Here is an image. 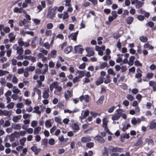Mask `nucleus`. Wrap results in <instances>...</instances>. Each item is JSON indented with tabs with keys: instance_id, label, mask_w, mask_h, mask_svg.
I'll use <instances>...</instances> for the list:
<instances>
[{
	"instance_id": "f257e3e1",
	"label": "nucleus",
	"mask_w": 156,
	"mask_h": 156,
	"mask_svg": "<svg viewBox=\"0 0 156 156\" xmlns=\"http://www.w3.org/2000/svg\"><path fill=\"white\" fill-rule=\"evenodd\" d=\"M13 49L15 50H16V53L19 55H22L23 53V49L22 47H20L17 44H15L12 46Z\"/></svg>"
},
{
	"instance_id": "f03ea898",
	"label": "nucleus",
	"mask_w": 156,
	"mask_h": 156,
	"mask_svg": "<svg viewBox=\"0 0 156 156\" xmlns=\"http://www.w3.org/2000/svg\"><path fill=\"white\" fill-rule=\"evenodd\" d=\"M122 110V109H119L117 110V113L114 115H113L112 118V119L113 121H115L118 120L121 116V112Z\"/></svg>"
},
{
	"instance_id": "7ed1b4c3",
	"label": "nucleus",
	"mask_w": 156,
	"mask_h": 156,
	"mask_svg": "<svg viewBox=\"0 0 156 156\" xmlns=\"http://www.w3.org/2000/svg\"><path fill=\"white\" fill-rule=\"evenodd\" d=\"M105 48V47L104 45L100 47L99 46H97L95 47L96 50L98 52V54L99 55L102 56L103 55V51Z\"/></svg>"
},
{
	"instance_id": "20e7f679",
	"label": "nucleus",
	"mask_w": 156,
	"mask_h": 156,
	"mask_svg": "<svg viewBox=\"0 0 156 156\" xmlns=\"http://www.w3.org/2000/svg\"><path fill=\"white\" fill-rule=\"evenodd\" d=\"M89 111L87 109H86L85 111H82L81 113V115L80 117V118L81 120L85 119L89 115Z\"/></svg>"
},
{
	"instance_id": "39448f33",
	"label": "nucleus",
	"mask_w": 156,
	"mask_h": 156,
	"mask_svg": "<svg viewBox=\"0 0 156 156\" xmlns=\"http://www.w3.org/2000/svg\"><path fill=\"white\" fill-rule=\"evenodd\" d=\"M45 108V107H43V108L40 109L39 107L37 106L34 108V110L33 111V112L36 113L38 115H40L41 113L43 111V109Z\"/></svg>"
},
{
	"instance_id": "423d86ee",
	"label": "nucleus",
	"mask_w": 156,
	"mask_h": 156,
	"mask_svg": "<svg viewBox=\"0 0 156 156\" xmlns=\"http://www.w3.org/2000/svg\"><path fill=\"white\" fill-rule=\"evenodd\" d=\"M55 15L54 11L52 9H51L48 10L47 17L48 18L52 19L54 17Z\"/></svg>"
},
{
	"instance_id": "0eeeda50",
	"label": "nucleus",
	"mask_w": 156,
	"mask_h": 156,
	"mask_svg": "<svg viewBox=\"0 0 156 156\" xmlns=\"http://www.w3.org/2000/svg\"><path fill=\"white\" fill-rule=\"evenodd\" d=\"M39 70L38 72L36 71L37 73L38 72L40 74H45L48 71V66L47 64H45L44 65V68L42 71H41L40 69H38Z\"/></svg>"
},
{
	"instance_id": "6e6552de",
	"label": "nucleus",
	"mask_w": 156,
	"mask_h": 156,
	"mask_svg": "<svg viewBox=\"0 0 156 156\" xmlns=\"http://www.w3.org/2000/svg\"><path fill=\"white\" fill-rule=\"evenodd\" d=\"M31 150L33 151L35 155H37L41 151V149L37 147L35 145L31 147Z\"/></svg>"
},
{
	"instance_id": "1a4fd4ad",
	"label": "nucleus",
	"mask_w": 156,
	"mask_h": 156,
	"mask_svg": "<svg viewBox=\"0 0 156 156\" xmlns=\"http://www.w3.org/2000/svg\"><path fill=\"white\" fill-rule=\"evenodd\" d=\"M103 121V127L104 128L105 130L107 132L108 131L107 128V124L108 122V119L105 118H104L102 120Z\"/></svg>"
},
{
	"instance_id": "9d476101",
	"label": "nucleus",
	"mask_w": 156,
	"mask_h": 156,
	"mask_svg": "<svg viewBox=\"0 0 156 156\" xmlns=\"http://www.w3.org/2000/svg\"><path fill=\"white\" fill-rule=\"evenodd\" d=\"M59 85V83L57 81H55L49 86V88L51 91H52L55 88H56Z\"/></svg>"
},
{
	"instance_id": "9b49d317",
	"label": "nucleus",
	"mask_w": 156,
	"mask_h": 156,
	"mask_svg": "<svg viewBox=\"0 0 156 156\" xmlns=\"http://www.w3.org/2000/svg\"><path fill=\"white\" fill-rule=\"evenodd\" d=\"M49 90L48 88L44 89V92L43 93V97L44 98L47 99L49 97Z\"/></svg>"
},
{
	"instance_id": "f8f14e48",
	"label": "nucleus",
	"mask_w": 156,
	"mask_h": 156,
	"mask_svg": "<svg viewBox=\"0 0 156 156\" xmlns=\"http://www.w3.org/2000/svg\"><path fill=\"white\" fill-rule=\"evenodd\" d=\"M78 31H77L75 33H71L69 35L68 37L70 39L76 41V37L78 34Z\"/></svg>"
},
{
	"instance_id": "ddd939ff",
	"label": "nucleus",
	"mask_w": 156,
	"mask_h": 156,
	"mask_svg": "<svg viewBox=\"0 0 156 156\" xmlns=\"http://www.w3.org/2000/svg\"><path fill=\"white\" fill-rule=\"evenodd\" d=\"M131 122L133 125H135L137 123H140L141 120L140 118H136L135 117H133L131 119Z\"/></svg>"
},
{
	"instance_id": "4468645a",
	"label": "nucleus",
	"mask_w": 156,
	"mask_h": 156,
	"mask_svg": "<svg viewBox=\"0 0 156 156\" xmlns=\"http://www.w3.org/2000/svg\"><path fill=\"white\" fill-rule=\"evenodd\" d=\"M86 50L87 52V56L90 57L94 54V52L93 49L90 48H87L86 49Z\"/></svg>"
},
{
	"instance_id": "2eb2a0df",
	"label": "nucleus",
	"mask_w": 156,
	"mask_h": 156,
	"mask_svg": "<svg viewBox=\"0 0 156 156\" xmlns=\"http://www.w3.org/2000/svg\"><path fill=\"white\" fill-rule=\"evenodd\" d=\"M75 50L76 53H81L83 50L82 46L81 45L76 46L75 47Z\"/></svg>"
},
{
	"instance_id": "dca6fc26",
	"label": "nucleus",
	"mask_w": 156,
	"mask_h": 156,
	"mask_svg": "<svg viewBox=\"0 0 156 156\" xmlns=\"http://www.w3.org/2000/svg\"><path fill=\"white\" fill-rule=\"evenodd\" d=\"M21 118V115H17L14 116L12 118V120L14 122L16 123L18 122L20 120Z\"/></svg>"
},
{
	"instance_id": "f3484780",
	"label": "nucleus",
	"mask_w": 156,
	"mask_h": 156,
	"mask_svg": "<svg viewBox=\"0 0 156 156\" xmlns=\"http://www.w3.org/2000/svg\"><path fill=\"white\" fill-rule=\"evenodd\" d=\"M137 73L135 76V78H140L142 76L141 73L142 71L139 68L136 69Z\"/></svg>"
},
{
	"instance_id": "a211bd4d",
	"label": "nucleus",
	"mask_w": 156,
	"mask_h": 156,
	"mask_svg": "<svg viewBox=\"0 0 156 156\" xmlns=\"http://www.w3.org/2000/svg\"><path fill=\"white\" fill-rule=\"evenodd\" d=\"M91 140V138L90 136H85L82 137L81 141L83 143H86Z\"/></svg>"
},
{
	"instance_id": "6ab92c4d",
	"label": "nucleus",
	"mask_w": 156,
	"mask_h": 156,
	"mask_svg": "<svg viewBox=\"0 0 156 156\" xmlns=\"http://www.w3.org/2000/svg\"><path fill=\"white\" fill-rule=\"evenodd\" d=\"M41 128L40 126H37L34 128V133L35 135L38 134L41 130Z\"/></svg>"
},
{
	"instance_id": "aec40b11",
	"label": "nucleus",
	"mask_w": 156,
	"mask_h": 156,
	"mask_svg": "<svg viewBox=\"0 0 156 156\" xmlns=\"http://www.w3.org/2000/svg\"><path fill=\"white\" fill-rule=\"evenodd\" d=\"M94 139L101 143H103L105 142L104 139L102 137L100 136H96L94 137Z\"/></svg>"
},
{
	"instance_id": "412c9836",
	"label": "nucleus",
	"mask_w": 156,
	"mask_h": 156,
	"mask_svg": "<svg viewBox=\"0 0 156 156\" xmlns=\"http://www.w3.org/2000/svg\"><path fill=\"white\" fill-rule=\"evenodd\" d=\"M72 96V93L70 90H68L65 94V97L66 99L68 100L69 97H71Z\"/></svg>"
},
{
	"instance_id": "4be33fe9",
	"label": "nucleus",
	"mask_w": 156,
	"mask_h": 156,
	"mask_svg": "<svg viewBox=\"0 0 156 156\" xmlns=\"http://www.w3.org/2000/svg\"><path fill=\"white\" fill-rule=\"evenodd\" d=\"M45 126L47 128H49L52 126L51 120L48 119L45 122Z\"/></svg>"
},
{
	"instance_id": "5701e85b",
	"label": "nucleus",
	"mask_w": 156,
	"mask_h": 156,
	"mask_svg": "<svg viewBox=\"0 0 156 156\" xmlns=\"http://www.w3.org/2000/svg\"><path fill=\"white\" fill-rule=\"evenodd\" d=\"M135 59V57L133 56H130L129 58V65L132 66L134 63V61Z\"/></svg>"
},
{
	"instance_id": "b1692460",
	"label": "nucleus",
	"mask_w": 156,
	"mask_h": 156,
	"mask_svg": "<svg viewBox=\"0 0 156 156\" xmlns=\"http://www.w3.org/2000/svg\"><path fill=\"white\" fill-rule=\"evenodd\" d=\"M56 53V51L54 50L51 51V53L49 54L48 55V58L49 59H50L51 58L54 57V56L55 55Z\"/></svg>"
},
{
	"instance_id": "393cba45",
	"label": "nucleus",
	"mask_w": 156,
	"mask_h": 156,
	"mask_svg": "<svg viewBox=\"0 0 156 156\" xmlns=\"http://www.w3.org/2000/svg\"><path fill=\"white\" fill-rule=\"evenodd\" d=\"M8 36L10 38L9 41L10 42H12L15 39V36L12 33H9Z\"/></svg>"
},
{
	"instance_id": "a878e982",
	"label": "nucleus",
	"mask_w": 156,
	"mask_h": 156,
	"mask_svg": "<svg viewBox=\"0 0 156 156\" xmlns=\"http://www.w3.org/2000/svg\"><path fill=\"white\" fill-rule=\"evenodd\" d=\"M144 4V2L140 1H138V0L136 4V7L137 9L140 8Z\"/></svg>"
},
{
	"instance_id": "bb28decb",
	"label": "nucleus",
	"mask_w": 156,
	"mask_h": 156,
	"mask_svg": "<svg viewBox=\"0 0 156 156\" xmlns=\"http://www.w3.org/2000/svg\"><path fill=\"white\" fill-rule=\"evenodd\" d=\"M103 156H108V150L106 147H104L102 152Z\"/></svg>"
},
{
	"instance_id": "cd10ccee",
	"label": "nucleus",
	"mask_w": 156,
	"mask_h": 156,
	"mask_svg": "<svg viewBox=\"0 0 156 156\" xmlns=\"http://www.w3.org/2000/svg\"><path fill=\"white\" fill-rule=\"evenodd\" d=\"M33 91L36 92L38 95V98L40 97L41 96V91L40 90L38 89L37 87H35L33 89Z\"/></svg>"
},
{
	"instance_id": "c85d7f7f",
	"label": "nucleus",
	"mask_w": 156,
	"mask_h": 156,
	"mask_svg": "<svg viewBox=\"0 0 156 156\" xmlns=\"http://www.w3.org/2000/svg\"><path fill=\"white\" fill-rule=\"evenodd\" d=\"M133 20V18L132 17L129 16L126 18V21L127 24H130L132 23Z\"/></svg>"
},
{
	"instance_id": "c756f323",
	"label": "nucleus",
	"mask_w": 156,
	"mask_h": 156,
	"mask_svg": "<svg viewBox=\"0 0 156 156\" xmlns=\"http://www.w3.org/2000/svg\"><path fill=\"white\" fill-rule=\"evenodd\" d=\"M149 127V128L151 129H156V122L154 121L151 122V123Z\"/></svg>"
},
{
	"instance_id": "7c9ffc66",
	"label": "nucleus",
	"mask_w": 156,
	"mask_h": 156,
	"mask_svg": "<svg viewBox=\"0 0 156 156\" xmlns=\"http://www.w3.org/2000/svg\"><path fill=\"white\" fill-rule=\"evenodd\" d=\"M77 73L78 74V76L80 78L83 77L85 74V71H84L78 70Z\"/></svg>"
},
{
	"instance_id": "2f4dec72",
	"label": "nucleus",
	"mask_w": 156,
	"mask_h": 156,
	"mask_svg": "<svg viewBox=\"0 0 156 156\" xmlns=\"http://www.w3.org/2000/svg\"><path fill=\"white\" fill-rule=\"evenodd\" d=\"M123 55V54H118L117 56L118 57L116 59V61L117 63H120L122 61V57Z\"/></svg>"
},
{
	"instance_id": "473e14b6",
	"label": "nucleus",
	"mask_w": 156,
	"mask_h": 156,
	"mask_svg": "<svg viewBox=\"0 0 156 156\" xmlns=\"http://www.w3.org/2000/svg\"><path fill=\"white\" fill-rule=\"evenodd\" d=\"M145 140L146 143H148V145L152 146L154 144V141L152 139L147 138L145 139Z\"/></svg>"
},
{
	"instance_id": "72a5a7b5",
	"label": "nucleus",
	"mask_w": 156,
	"mask_h": 156,
	"mask_svg": "<svg viewBox=\"0 0 156 156\" xmlns=\"http://www.w3.org/2000/svg\"><path fill=\"white\" fill-rule=\"evenodd\" d=\"M30 124L31 126L34 128L37 126L38 122L37 121L35 120H32Z\"/></svg>"
},
{
	"instance_id": "f704fd0d",
	"label": "nucleus",
	"mask_w": 156,
	"mask_h": 156,
	"mask_svg": "<svg viewBox=\"0 0 156 156\" xmlns=\"http://www.w3.org/2000/svg\"><path fill=\"white\" fill-rule=\"evenodd\" d=\"M103 81V78L102 77H100L96 81V84L97 85H99L101 84Z\"/></svg>"
},
{
	"instance_id": "c9c22d12",
	"label": "nucleus",
	"mask_w": 156,
	"mask_h": 156,
	"mask_svg": "<svg viewBox=\"0 0 156 156\" xmlns=\"http://www.w3.org/2000/svg\"><path fill=\"white\" fill-rule=\"evenodd\" d=\"M21 128V126L20 124H16L13 126V129L16 130H20Z\"/></svg>"
},
{
	"instance_id": "e433bc0d",
	"label": "nucleus",
	"mask_w": 156,
	"mask_h": 156,
	"mask_svg": "<svg viewBox=\"0 0 156 156\" xmlns=\"http://www.w3.org/2000/svg\"><path fill=\"white\" fill-rule=\"evenodd\" d=\"M12 111H7V110H4V115L7 116H10L12 115Z\"/></svg>"
},
{
	"instance_id": "4c0bfd02",
	"label": "nucleus",
	"mask_w": 156,
	"mask_h": 156,
	"mask_svg": "<svg viewBox=\"0 0 156 156\" xmlns=\"http://www.w3.org/2000/svg\"><path fill=\"white\" fill-rule=\"evenodd\" d=\"M72 49V47L71 46H69L66 48L64 52L66 54H68L71 51Z\"/></svg>"
},
{
	"instance_id": "58836bf2",
	"label": "nucleus",
	"mask_w": 156,
	"mask_h": 156,
	"mask_svg": "<svg viewBox=\"0 0 156 156\" xmlns=\"http://www.w3.org/2000/svg\"><path fill=\"white\" fill-rule=\"evenodd\" d=\"M55 121L60 124H62V119L60 116L56 117L55 118Z\"/></svg>"
},
{
	"instance_id": "ea45409f",
	"label": "nucleus",
	"mask_w": 156,
	"mask_h": 156,
	"mask_svg": "<svg viewBox=\"0 0 156 156\" xmlns=\"http://www.w3.org/2000/svg\"><path fill=\"white\" fill-rule=\"evenodd\" d=\"M12 91L13 93L16 94H19L20 92V90L15 86L13 87Z\"/></svg>"
},
{
	"instance_id": "a19ab883",
	"label": "nucleus",
	"mask_w": 156,
	"mask_h": 156,
	"mask_svg": "<svg viewBox=\"0 0 156 156\" xmlns=\"http://www.w3.org/2000/svg\"><path fill=\"white\" fill-rule=\"evenodd\" d=\"M140 40L143 42H146L148 40L147 37L144 36H141L139 37Z\"/></svg>"
},
{
	"instance_id": "79ce46f5",
	"label": "nucleus",
	"mask_w": 156,
	"mask_h": 156,
	"mask_svg": "<svg viewBox=\"0 0 156 156\" xmlns=\"http://www.w3.org/2000/svg\"><path fill=\"white\" fill-rule=\"evenodd\" d=\"M108 73L109 75H112L113 76H115V73L113 70L111 68H109L108 70Z\"/></svg>"
},
{
	"instance_id": "37998d69",
	"label": "nucleus",
	"mask_w": 156,
	"mask_h": 156,
	"mask_svg": "<svg viewBox=\"0 0 156 156\" xmlns=\"http://www.w3.org/2000/svg\"><path fill=\"white\" fill-rule=\"evenodd\" d=\"M104 98V96H101L97 101V103L98 105L101 104L103 102Z\"/></svg>"
},
{
	"instance_id": "c03bdc74",
	"label": "nucleus",
	"mask_w": 156,
	"mask_h": 156,
	"mask_svg": "<svg viewBox=\"0 0 156 156\" xmlns=\"http://www.w3.org/2000/svg\"><path fill=\"white\" fill-rule=\"evenodd\" d=\"M108 19L109 22L108 21L106 22V23L108 25H109L110 22L113 21V20L116 19L112 16H109Z\"/></svg>"
},
{
	"instance_id": "a18cd8bd",
	"label": "nucleus",
	"mask_w": 156,
	"mask_h": 156,
	"mask_svg": "<svg viewBox=\"0 0 156 156\" xmlns=\"http://www.w3.org/2000/svg\"><path fill=\"white\" fill-rule=\"evenodd\" d=\"M111 81L110 79V76L109 75H107L106 76V79L104 80V83L107 84L110 83Z\"/></svg>"
},
{
	"instance_id": "49530a36",
	"label": "nucleus",
	"mask_w": 156,
	"mask_h": 156,
	"mask_svg": "<svg viewBox=\"0 0 156 156\" xmlns=\"http://www.w3.org/2000/svg\"><path fill=\"white\" fill-rule=\"evenodd\" d=\"M9 73V72L7 71L0 70V76H5Z\"/></svg>"
},
{
	"instance_id": "de8ad7c7",
	"label": "nucleus",
	"mask_w": 156,
	"mask_h": 156,
	"mask_svg": "<svg viewBox=\"0 0 156 156\" xmlns=\"http://www.w3.org/2000/svg\"><path fill=\"white\" fill-rule=\"evenodd\" d=\"M23 34L25 35V34H29L31 36H33L34 35V33L33 31H27L25 32H24L23 31H22L21 32L22 34H23Z\"/></svg>"
},
{
	"instance_id": "09e8293b",
	"label": "nucleus",
	"mask_w": 156,
	"mask_h": 156,
	"mask_svg": "<svg viewBox=\"0 0 156 156\" xmlns=\"http://www.w3.org/2000/svg\"><path fill=\"white\" fill-rule=\"evenodd\" d=\"M107 63L106 62H103L100 65L99 68L101 69H103L107 66Z\"/></svg>"
},
{
	"instance_id": "8fccbe9b",
	"label": "nucleus",
	"mask_w": 156,
	"mask_h": 156,
	"mask_svg": "<svg viewBox=\"0 0 156 156\" xmlns=\"http://www.w3.org/2000/svg\"><path fill=\"white\" fill-rule=\"evenodd\" d=\"M16 107L18 108H22L24 107V105L22 102L16 104Z\"/></svg>"
},
{
	"instance_id": "3c124183",
	"label": "nucleus",
	"mask_w": 156,
	"mask_h": 156,
	"mask_svg": "<svg viewBox=\"0 0 156 156\" xmlns=\"http://www.w3.org/2000/svg\"><path fill=\"white\" fill-rule=\"evenodd\" d=\"M18 43L19 45L21 47L23 46L24 44V42L23 41V39L22 38H20L18 39Z\"/></svg>"
},
{
	"instance_id": "603ef678",
	"label": "nucleus",
	"mask_w": 156,
	"mask_h": 156,
	"mask_svg": "<svg viewBox=\"0 0 156 156\" xmlns=\"http://www.w3.org/2000/svg\"><path fill=\"white\" fill-rule=\"evenodd\" d=\"M129 13V11L127 9L124 10L123 13L122 15V17L123 18H125L126 15H128Z\"/></svg>"
},
{
	"instance_id": "864d4df0",
	"label": "nucleus",
	"mask_w": 156,
	"mask_h": 156,
	"mask_svg": "<svg viewBox=\"0 0 156 156\" xmlns=\"http://www.w3.org/2000/svg\"><path fill=\"white\" fill-rule=\"evenodd\" d=\"M126 98L127 99L131 101H132L134 99L133 97L129 94H127L126 95Z\"/></svg>"
},
{
	"instance_id": "5fc2aeb1",
	"label": "nucleus",
	"mask_w": 156,
	"mask_h": 156,
	"mask_svg": "<svg viewBox=\"0 0 156 156\" xmlns=\"http://www.w3.org/2000/svg\"><path fill=\"white\" fill-rule=\"evenodd\" d=\"M14 106V103L13 102L9 103L7 106V108L9 109H12L13 108Z\"/></svg>"
},
{
	"instance_id": "6e6d98bb",
	"label": "nucleus",
	"mask_w": 156,
	"mask_h": 156,
	"mask_svg": "<svg viewBox=\"0 0 156 156\" xmlns=\"http://www.w3.org/2000/svg\"><path fill=\"white\" fill-rule=\"evenodd\" d=\"M130 127V126L129 124H127L126 125H124L123 126L122 130L124 132L129 127Z\"/></svg>"
},
{
	"instance_id": "4d7b16f0",
	"label": "nucleus",
	"mask_w": 156,
	"mask_h": 156,
	"mask_svg": "<svg viewBox=\"0 0 156 156\" xmlns=\"http://www.w3.org/2000/svg\"><path fill=\"white\" fill-rule=\"evenodd\" d=\"M29 71L28 70L27 68H25V71L23 72L24 76L25 77H27L29 75Z\"/></svg>"
},
{
	"instance_id": "13d9d810",
	"label": "nucleus",
	"mask_w": 156,
	"mask_h": 156,
	"mask_svg": "<svg viewBox=\"0 0 156 156\" xmlns=\"http://www.w3.org/2000/svg\"><path fill=\"white\" fill-rule=\"evenodd\" d=\"M94 143L93 142H89L86 144V147L88 148H91L93 147Z\"/></svg>"
},
{
	"instance_id": "bf43d9fd",
	"label": "nucleus",
	"mask_w": 156,
	"mask_h": 156,
	"mask_svg": "<svg viewBox=\"0 0 156 156\" xmlns=\"http://www.w3.org/2000/svg\"><path fill=\"white\" fill-rule=\"evenodd\" d=\"M25 2L31 6L33 5L34 3V1L32 0H25Z\"/></svg>"
},
{
	"instance_id": "052dcab7",
	"label": "nucleus",
	"mask_w": 156,
	"mask_h": 156,
	"mask_svg": "<svg viewBox=\"0 0 156 156\" xmlns=\"http://www.w3.org/2000/svg\"><path fill=\"white\" fill-rule=\"evenodd\" d=\"M18 80L16 77L15 76H13L12 78V82L14 84H16L18 83Z\"/></svg>"
},
{
	"instance_id": "680f3d73",
	"label": "nucleus",
	"mask_w": 156,
	"mask_h": 156,
	"mask_svg": "<svg viewBox=\"0 0 156 156\" xmlns=\"http://www.w3.org/2000/svg\"><path fill=\"white\" fill-rule=\"evenodd\" d=\"M53 27V25L51 23H49L46 25L47 29H51Z\"/></svg>"
},
{
	"instance_id": "e2e57ef3",
	"label": "nucleus",
	"mask_w": 156,
	"mask_h": 156,
	"mask_svg": "<svg viewBox=\"0 0 156 156\" xmlns=\"http://www.w3.org/2000/svg\"><path fill=\"white\" fill-rule=\"evenodd\" d=\"M26 141V138L23 137L21 139L20 141V144L22 146H23Z\"/></svg>"
},
{
	"instance_id": "0e129e2a",
	"label": "nucleus",
	"mask_w": 156,
	"mask_h": 156,
	"mask_svg": "<svg viewBox=\"0 0 156 156\" xmlns=\"http://www.w3.org/2000/svg\"><path fill=\"white\" fill-rule=\"evenodd\" d=\"M52 34V31L51 30L46 29L45 32V34L48 36H50Z\"/></svg>"
},
{
	"instance_id": "69168bd1",
	"label": "nucleus",
	"mask_w": 156,
	"mask_h": 156,
	"mask_svg": "<svg viewBox=\"0 0 156 156\" xmlns=\"http://www.w3.org/2000/svg\"><path fill=\"white\" fill-rule=\"evenodd\" d=\"M48 143L51 145H54L55 143V140L53 138L50 139L48 140Z\"/></svg>"
},
{
	"instance_id": "338daca9",
	"label": "nucleus",
	"mask_w": 156,
	"mask_h": 156,
	"mask_svg": "<svg viewBox=\"0 0 156 156\" xmlns=\"http://www.w3.org/2000/svg\"><path fill=\"white\" fill-rule=\"evenodd\" d=\"M31 116V114L25 113L23 115V117L24 119H26L27 118L30 117Z\"/></svg>"
},
{
	"instance_id": "774afa93",
	"label": "nucleus",
	"mask_w": 156,
	"mask_h": 156,
	"mask_svg": "<svg viewBox=\"0 0 156 156\" xmlns=\"http://www.w3.org/2000/svg\"><path fill=\"white\" fill-rule=\"evenodd\" d=\"M89 96L87 95L83 96V100L86 102H88L89 100Z\"/></svg>"
}]
</instances>
